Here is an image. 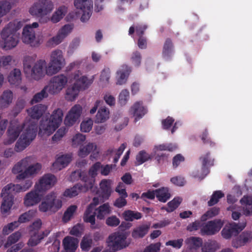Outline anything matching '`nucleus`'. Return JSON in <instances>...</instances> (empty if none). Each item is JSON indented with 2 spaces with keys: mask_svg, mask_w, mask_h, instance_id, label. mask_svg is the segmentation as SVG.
Returning a JSON list of instances; mask_svg holds the SVG:
<instances>
[{
  "mask_svg": "<svg viewBox=\"0 0 252 252\" xmlns=\"http://www.w3.org/2000/svg\"><path fill=\"white\" fill-rule=\"evenodd\" d=\"M19 226V222L15 221L5 225L2 229V233L8 235Z\"/></svg>",
  "mask_w": 252,
  "mask_h": 252,
  "instance_id": "59",
  "label": "nucleus"
},
{
  "mask_svg": "<svg viewBox=\"0 0 252 252\" xmlns=\"http://www.w3.org/2000/svg\"><path fill=\"white\" fill-rule=\"evenodd\" d=\"M39 27L37 22H34L31 25H27L23 30L22 39L23 42L32 46H37L40 44L39 39L35 37L34 28Z\"/></svg>",
  "mask_w": 252,
  "mask_h": 252,
  "instance_id": "11",
  "label": "nucleus"
},
{
  "mask_svg": "<svg viewBox=\"0 0 252 252\" xmlns=\"http://www.w3.org/2000/svg\"><path fill=\"white\" fill-rule=\"evenodd\" d=\"M201 158L202 159L203 171L204 175L200 176L198 175V177L202 179L209 173V170L208 168H206V166L208 165H213V160H212L211 158L209 157V154H206Z\"/></svg>",
  "mask_w": 252,
  "mask_h": 252,
  "instance_id": "50",
  "label": "nucleus"
},
{
  "mask_svg": "<svg viewBox=\"0 0 252 252\" xmlns=\"http://www.w3.org/2000/svg\"><path fill=\"white\" fill-rule=\"evenodd\" d=\"M86 139V135L80 133H77L72 137L71 139V144L73 147H77L82 145Z\"/></svg>",
  "mask_w": 252,
  "mask_h": 252,
  "instance_id": "48",
  "label": "nucleus"
},
{
  "mask_svg": "<svg viewBox=\"0 0 252 252\" xmlns=\"http://www.w3.org/2000/svg\"><path fill=\"white\" fill-rule=\"evenodd\" d=\"M94 210L91 207H88L84 213L83 218L84 221L89 222L92 225H94L95 222V216H96L94 212Z\"/></svg>",
  "mask_w": 252,
  "mask_h": 252,
  "instance_id": "44",
  "label": "nucleus"
},
{
  "mask_svg": "<svg viewBox=\"0 0 252 252\" xmlns=\"http://www.w3.org/2000/svg\"><path fill=\"white\" fill-rule=\"evenodd\" d=\"M47 110L45 105L39 104L27 110V112L31 117L38 119Z\"/></svg>",
  "mask_w": 252,
  "mask_h": 252,
  "instance_id": "31",
  "label": "nucleus"
},
{
  "mask_svg": "<svg viewBox=\"0 0 252 252\" xmlns=\"http://www.w3.org/2000/svg\"><path fill=\"white\" fill-rule=\"evenodd\" d=\"M42 166L39 163L33 162L28 166L23 172L18 175L16 179L18 180H23L29 177H33L40 171Z\"/></svg>",
  "mask_w": 252,
  "mask_h": 252,
  "instance_id": "19",
  "label": "nucleus"
},
{
  "mask_svg": "<svg viewBox=\"0 0 252 252\" xmlns=\"http://www.w3.org/2000/svg\"><path fill=\"white\" fill-rule=\"evenodd\" d=\"M58 128V127L51 123L47 118L42 119L39 125V134L42 136H49Z\"/></svg>",
  "mask_w": 252,
  "mask_h": 252,
  "instance_id": "20",
  "label": "nucleus"
},
{
  "mask_svg": "<svg viewBox=\"0 0 252 252\" xmlns=\"http://www.w3.org/2000/svg\"><path fill=\"white\" fill-rule=\"evenodd\" d=\"M101 163L99 162H96L94 163L92 166L90 167L89 170V175L91 177V178L88 177H83L82 180L85 182V180H87L88 181L93 179L95 181L94 178L97 175L98 172H100V170L101 168Z\"/></svg>",
  "mask_w": 252,
  "mask_h": 252,
  "instance_id": "40",
  "label": "nucleus"
},
{
  "mask_svg": "<svg viewBox=\"0 0 252 252\" xmlns=\"http://www.w3.org/2000/svg\"><path fill=\"white\" fill-rule=\"evenodd\" d=\"M34 160V158L32 157H27L18 162L13 167L12 172L14 174H20L23 172L26 167Z\"/></svg>",
  "mask_w": 252,
  "mask_h": 252,
  "instance_id": "22",
  "label": "nucleus"
},
{
  "mask_svg": "<svg viewBox=\"0 0 252 252\" xmlns=\"http://www.w3.org/2000/svg\"><path fill=\"white\" fill-rule=\"evenodd\" d=\"M124 219L127 221H132L134 220H138L141 218L140 213L135 212L130 210L126 211L123 214Z\"/></svg>",
  "mask_w": 252,
  "mask_h": 252,
  "instance_id": "54",
  "label": "nucleus"
},
{
  "mask_svg": "<svg viewBox=\"0 0 252 252\" xmlns=\"http://www.w3.org/2000/svg\"><path fill=\"white\" fill-rule=\"evenodd\" d=\"M94 76L84 75L80 70H77L71 74L70 81L73 83L68 87L65 91L64 97L69 101L75 100L81 90L87 89L93 83Z\"/></svg>",
  "mask_w": 252,
  "mask_h": 252,
  "instance_id": "2",
  "label": "nucleus"
},
{
  "mask_svg": "<svg viewBox=\"0 0 252 252\" xmlns=\"http://www.w3.org/2000/svg\"><path fill=\"white\" fill-rule=\"evenodd\" d=\"M77 207L76 205H71L64 212L63 220L64 222H67L70 220L76 213Z\"/></svg>",
  "mask_w": 252,
  "mask_h": 252,
  "instance_id": "53",
  "label": "nucleus"
},
{
  "mask_svg": "<svg viewBox=\"0 0 252 252\" xmlns=\"http://www.w3.org/2000/svg\"><path fill=\"white\" fill-rule=\"evenodd\" d=\"M220 248V244L216 241H208L202 247L203 252H215Z\"/></svg>",
  "mask_w": 252,
  "mask_h": 252,
  "instance_id": "41",
  "label": "nucleus"
},
{
  "mask_svg": "<svg viewBox=\"0 0 252 252\" xmlns=\"http://www.w3.org/2000/svg\"><path fill=\"white\" fill-rule=\"evenodd\" d=\"M130 113L134 117L136 121L142 118L147 113L146 109L140 102H135L130 109Z\"/></svg>",
  "mask_w": 252,
  "mask_h": 252,
  "instance_id": "27",
  "label": "nucleus"
},
{
  "mask_svg": "<svg viewBox=\"0 0 252 252\" xmlns=\"http://www.w3.org/2000/svg\"><path fill=\"white\" fill-rule=\"evenodd\" d=\"M113 181L109 179H103L99 183V188L103 200L108 198L112 192Z\"/></svg>",
  "mask_w": 252,
  "mask_h": 252,
  "instance_id": "29",
  "label": "nucleus"
},
{
  "mask_svg": "<svg viewBox=\"0 0 252 252\" xmlns=\"http://www.w3.org/2000/svg\"><path fill=\"white\" fill-rule=\"evenodd\" d=\"M52 1L48 0H39L34 2L29 9V12L33 16L43 18L49 14L54 9Z\"/></svg>",
  "mask_w": 252,
  "mask_h": 252,
  "instance_id": "7",
  "label": "nucleus"
},
{
  "mask_svg": "<svg viewBox=\"0 0 252 252\" xmlns=\"http://www.w3.org/2000/svg\"><path fill=\"white\" fill-rule=\"evenodd\" d=\"M93 244L92 236L90 234H86L83 237L81 243L80 247L82 251L88 252L91 249Z\"/></svg>",
  "mask_w": 252,
  "mask_h": 252,
  "instance_id": "42",
  "label": "nucleus"
},
{
  "mask_svg": "<svg viewBox=\"0 0 252 252\" xmlns=\"http://www.w3.org/2000/svg\"><path fill=\"white\" fill-rule=\"evenodd\" d=\"M68 80V77L63 74H59L52 78L47 85L49 94L53 95L59 94L66 87Z\"/></svg>",
  "mask_w": 252,
  "mask_h": 252,
  "instance_id": "9",
  "label": "nucleus"
},
{
  "mask_svg": "<svg viewBox=\"0 0 252 252\" xmlns=\"http://www.w3.org/2000/svg\"><path fill=\"white\" fill-rule=\"evenodd\" d=\"M153 157V155H151L145 151H141L138 153L136 157V165H140L144 162L151 159Z\"/></svg>",
  "mask_w": 252,
  "mask_h": 252,
  "instance_id": "46",
  "label": "nucleus"
},
{
  "mask_svg": "<svg viewBox=\"0 0 252 252\" xmlns=\"http://www.w3.org/2000/svg\"><path fill=\"white\" fill-rule=\"evenodd\" d=\"M177 148V146L176 144H169L168 145H159L155 147L153 151L155 155H157L159 151L165 150L173 151Z\"/></svg>",
  "mask_w": 252,
  "mask_h": 252,
  "instance_id": "55",
  "label": "nucleus"
},
{
  "mask_svg": "<svg viewBox=\"0 0 252 252\" xmlns=\"http://www.w3.org/2000/svg\"><path fill=\"white\" fill-rule=\"evenodd\" d=\"M72 155L66 154L58 157L53 163L52 170L54 171H59L64 168L72 160Z\"/></svg>",
  "mask_w": 252,
  "mask_h": 252,
  "instance_id": "21",
  "label": "nucleus"
},
{
  "mask_svg": "<svg viewBox=\"0 0 252 252\" xmlns=\"http://www.w3.org/2000/svg\"><path fill=\"white\" fill-rule=\"evenodd\" d=\"M43 238L41 235L36 232H33V235L32 234L28 242V245L30 247H34L36 246L40 242Z\"/></svg>",
  "mask_w": 252,
  "mask_h": 252,
  "instance_id": "56",
  "label": "nucleus"
},
{
  "mask_svg": "<svg viewBox=\"0 0 252 252\" xmlns=\"http://www.w3.org/2000/svg\"><path fill=\"white\" fill-rule=\"evenodd\" d=\"M246 215L252 214V196H244L240 200Z\"/></svg>",
  "mask_w": 252,
  "mask_h": 252,
  "instance_id": "37",
  "label": "nucleus"
},
{
  "mask_svg": "<svg viewBox=\"0 0 252 252\" xmlns=\"http://www.w3.org/2000/svg\"><path fill=\"white\" fill-rule=\"evenodd\" d=\"M110 70L109 68L104 69L100 76V82L102 85L108 83L110 77Z\"/></svg>",
  "mask_w": 252,
  "mask_h": 252,
  "instance_id": "63",
  "label": "nucleus"
},
{
  "mask_svg": "<svg viewBox=\"0 0 252 252\" xmlns=\"http://www.w3.org/2000/svg\"><path fill=\"white\" fill-rule=\"evenodd\" d=\"M129 99V92L126 90H122L119 95L118 102L121 106L126 104Z\"/></svg>",
  "mask_w": 252,
  "mask_h": 252,
  "instance_id": "61",
  "label": "nucleus"
},
{
  "mask_svg": "<svg viewBox=\"0 0 252 252\" xmlns=\"http://www.w3.org/2000/svg\"><path fill=\"white\" fill-rule=\"evenodd\" d=\"M20 184L9 183L1 189L0 196L14 197L12 193L20 192Z\"/></svg>",
  "mask_w": 252,
  "mask_h": 252,
  "instance_id": "33",
  "label": "nucleus"
},
{
  "mask_svg": "<svg viewBox=\"0 0 252 252\" xmlns=\"http://www.w3.org/2000/svg\"><path fill=\"white\" fill-rule=\"evenodd\" d=\"M93 124L94 121L91 118H86L80 124L81 131L83 132H90L92 129Z\"/></svg>",
  "mask_w": 252,
  "mask_h": 252,
  "instance_id": "52",
  "label": "nucleus"
},
{
  "mask_svg": "<svg viewBox=\"0 0 252 252\" xmlns=\"http://www.w3.org/2000/svg\"><path fill=\"white\" fill-rule=\"evenodd\" d=\"M187 249L190 251H196L202 246V240L197 237L191 236L187 238L185 242Z\"/></svg>",
  "mask_w": 252,
  "mask_h": 252,
  "instance_id": "32",
  "label": "nucleus"
},
{
  "mask_svg": "<svg viewBox=\"0 0 252 252\" xmlns=\"http://www.w3.org/2000/svg\"><path fill=\"white\" fill-rule=\"evenodd\" d=\"M23 65L26 77L31 81H38L46 74V62L44 60H39L35 62L32 57H26L24 59Z\"/></svg>",
  "mask_w": 252,
  "mask_h": 252,
  "instance_id": "4",
  "label": "nucleus"
},
{
  "mask_svg": "<svg viewBox=\"0 0 252 252\" xmlns=\"http://www.w3.org/2000/svg\"><path fill=\"white\" fill-rule=\"evenodd\" d=\"M38 206V210L42 213L54 214L59 210L63 206V201L58 198L56 192L52 191L42 198Z\"/></svg>",
  "mask_w": 252,
  "mask_h": 252,
  "instance_id": "5",
  "label": "nucleus"
},
{
  "mask_svg": "<svg viewBox=\"0 0 252 252\" xmlns=\"http://www.w3.org/2000/svg\"><path fill=\"white\" fill-rule=\"evenodd\" d=\"M156 196L158 200L162 202H165L170 197L168 189L166 188H162L155 190Z\"/></svg>",
  "mask_w": 252,
  "mask_h": 252,
  "instance_id": "39",
  "label": "nucleus"
},
{
  "mask_svg": "<svg viewBox=\"0 0 252 252\" xmlns=\"http://www.w3.org/2000/svg\"><path fill=\"white\" fill-rule=\"evenodd\" d=\"M127 234L125 233H114L111 235L107 240L108 247L113 251H116L128 246L129 241L126 240Z\"/></svg>",
  "mask_w": 252,
  "mask_h": 252,
  "instance_id": "10",
  "label": "nucleus"
},
{
  "mask_svg": "<svg viewBox=\"0 0 252 252\" xmlns=\"http://www.w3.org/2000/svg\"><path fill=\"white\" fill-rule=\"evenodd\" d=\"M100 148L94 142H88L84 145H81L79 146L77 155L79 157L85 158L90 154L91 159L97 158L99 155Z\"/></svg>",
  "mask_w": 252,
  "mask_h": 252,
  "instance_id": "13",
  "label": "nucleus"
},
{
  "mask_svg": "<svg viewBox=\"0 0 252 252\" xmlns=\"http://www.w3.org/2000/svg\"><path fill=\"white\" fill-rule=\"evenodd\" d=\"M56 182L57 179L54 175L46 174L37 180L34 187L43 195L44 192L51 189Z\"/></svg>",
  "mask_w": 252,
  "mask_h": 252,
  "instance_id": "15",
  "label": "nucleus"
},
{
  "mask_svg": "<svg viewBox=\"0 0 252 252\" xmlns=\"http://www.w3.org/2000/svg\"><path fill=\"white\" fill-rule=\"evenodd\" d=\"M49 62L46 68L48 75H53L60 72L66 64L65 59L62 50L55 49L49 55Z\"/></svg>",
  "mask_w": 252,
  "mask_h": 252,
  "instance_id": "6",
  "label": "nucleus"
},
{
  "mask_svg": "<svg viewBox=\"0 0 252 252\" xmlns=\"http://www.w3.org/2000/svg\"><path fill=\"white\" fill-rule=\"evenodd\" d=\"M83 112V108L80 104H75L67 112L64 124L66 126L70 127L80 121Z\"/></svg>",
  "mask_w": 252,
  "mask_h": 252,
  "instance_id": "12",
  "label": "nucleus"
},
{
  "mask_svg": "<svg viewBox=\"0 0 252 252\" xmlns=\"http://www.w3.org/2000/svg\"><path fill=\"white\" fill-rule=\"evenodd\" d=\"M109 110L103 106L100 108L95 116V122L96 123H102L106 122L109 118Z\"/></svg>",
  "mask_w": 252,
  "mask_h": 252,
  "instance_id": "35",
  "label": "nucleus"
},
{
  "mask_svg": "<svg viewBox=\"0 0 252 252\" xmlns=\"http://www.w3.org/2000/svg\"><path fill=\"white\" fill-rule=\"evenodd\" d=\"M112 209L108 203H104L95 209L94 214L98 220H104L112 213Z\"/></svg>",
  "mask_w": 252,
  "mask_h": 252,
  "instance_id": "30",
  "label": "nucleus"
},
{
  "mask_svg": "<svg viewBox=\"0 0 252 252\" xmlns=\"http://www.w3.org/2000/svg\"><path fill=\"white\" fill-rule=\"evenodd\" d=\"M72 29L71 25H65L59 31L58 34L63 40L71 32Z\"/></svg>",
  "mask_w": 252,
  "mask_h": 252,
  "instance_id": "60",
  "label": "nucleus"
},
{
  "mask_svg": "<svg viewBox=\"0 0 252 252\" xmlns=\"http://www.w3.org/2000/svg\"><path fill=\"white\" fill-rule=\"evenodd\" d=\"M252 239V232L251 231H245L243 232L239 236V244L233 243L234 247L238 248L241 245H244L247 243L251 241Z\"/></svg>",
  "mask_w": 252,
  "mask_h": 252,
  "instance_id": "43",
  "label": "nucleus"
},
{
  "mask_svg": "<svg viewBox=\"0 0 252 252\" xmlns=\"http://www.w3.org/2000/svg\"><path fill=\"white\" fill-rule=\"evenodd\" d=\"M23 26V22L16 20L6 25L0 32V47L4 50H10L15 48L18 43V35L16 32Z\"/></svg>",
  "mask_w": 252,
  "mask_h": 252,
  "instance_id": "3",
  "label": "nucleus"
},
{
  "mask_svg": "<svg viewBox=\"0 0 252 252\" xmlns=\"http://www.w3.org/2000/svg\"><path fill=\"white\" fill-rule=\"evenodd\" d=\"M43 194L35 188L27 192L23 198V204L25 206L29 207L37 205L43 198Z\"/></svg>",
  "mask_w": 252,
  "mask_h": 252,
  "instance_id": "17",
  "label": "nucleus"
},
{
  "mask_svg": "<svg viewBox=\"0 0 252 252\" xmlns=\"http://www.w3.org/2000/svg\"><path fill=\"white\" fill-rule=\"evenodd\" d=\"M8 81L11 85L17 86L21 82V73L19 69H14L8 76Z\"/></svg>",
  "mask_w": 252,
  "mask_h": 252,
  "instance_id": "36",
  "label": "nucleus"
},
{
  "mask_svg": "<svg viewBox=\"0 0 252 252\" xmlns=\"http://www.w3.org/2000/svg\"><path fill=\"white\" fill-rule=\"evenodd\" d=\"M48 87L47 86L44 87V88L39 93L35 94L31 102L32 104L34 103L38 102L41 101L43 98L47 97L48 96Z\"/></svg>",
  "mask_w": 252,
  "mask_h": 252,
  "instance_id": "49",
  "label": "nucleus"
},
{
  "mask_svg": "<svg viewBox=\"0 0 252 252\" xmlns=\"http://www.w3.org/2000/svg\"><path fill=\"white\" fill-rule=\"evenodd\" d=\"M84 230L83 225L78 223L69 229V234L75 236H80L83 233Z\"/></svg>",
  "mask_w": 252,
  "mask_h": 252,
  "instance_id": "57",
  "label": "nucleus"
},
{
  "mask_svg": "<svg viewBox=\"0 0 252 252\" xmlns=\"http://www.w3.org/2000/svg\"><path fill=\"white\" fill-rule=\"evenodd\" d=\"M130 72V70L127 65H122L116 73V84L122 85L125 84Z\"/></svg>",
  "mask_w": 252,
  "mask_h": 252,
  "instance_id": "25",
  "label": "nucleus"
},
{
  "mask_svg": "<svg viewBox=\"0 0 252 252\" xmlns=\"http://www.w3.org/2000/svg\"><path fill=\"white\" fill-rule=\"evenodd\" d=\"M14 2H10L6 0L0 1V11L3 16L10 12L12 8L14 6Z\"/></svg>",
  "mask_w": 252,
  "mask_h": 252,
  "instance_id": "47",
  "label": "nucleus"
},
{
  "mask_svg": "<svg viewBox=\"0 0 252 252\" xmlns=\"http://www.w3.org/2000/svg\"><path fill=\"white\" fill-rule=\"evenodd\" d=\"M224 222L220 220L210 221L205 224L201 228L202 235H213L219 232L222 227Z\"/></svg>",
  "mask_w": 252,
  "mask_h": 252,
  "instance_id": "18",
  "label": "nucleus"
},
{
  "mask_svg": "<svg viewBox=\"0 0 252 252\" xmlns=\"http://www.w3.org/2000/svg\"><path fill=\"white\" fill-rule=\"evenodd\" d=\"M78 239L67 236L63 240L64 252H75L78 246Z\"/></svg>",
  "mask_w": 252,
  "mask_h": 252,
  "instance_id": "26",
  "label": "nucleus"
},
{
  "mask_svg": "<svg viewBox=\"0 0 252 252\" xmlns=\"http://www.w3.org/2000/svg\"><path fill=\"white\" fill-rule=\"evenodd\" d=\"M223 196L224 194L221 191L218 190L214 192L210 200L208 202L209 206L215 205L219 201V199Z\"/></svg>",
  "mask_w": 252,
  "mask_h": 252,
  "instance_id": "62",
  "label": "nucleus"
},
{
  "mask_svg": "<svg viewBox=\"0 0 252 252\" xmlns=\"http://www.w3.org/2000/svg\"><path fill=\"white\" fill-rule=\"evenodd\" d=\"M35 136L36 127L32 122L21 123L13 122L8 127L6 138L3 143L6 145H10L19 137L15 145V150L17 152H20L30 144Z\"/></svg>",
  "mask_w": 252,
  "mask_h": 252,
  "instance_id": "1",
  "label": "nucleus"
},
{
  "mask_svg": "<svg viewBox=\"0 0 252 252\" xmlns=\"http://www.w3.org/2000/svg\"><path fill=\"white\" fill-rule=\"evenodd\" d=\"M246 224L247 222L245 221L239 223L231 222L226 224L221 232V235L223 238L229 239L233 236L238 235L245 228Z\"/></svg>",
  "mask_w": 252,
  "mask_h": 252,
  "instance_id": "16",
  "label": "nucleus"
},
{
  "mask_svg": "<svg viewBox=\"0 0 252 252\" xmlns=\"http://www.w3.org/2000/svg\"><path fill=\"white\" fill-rule=\"evenodd\" d=\"M74 5L76 11L72 18L81 15V20L85 22L90 18L93 6L92 0H74Z\"/></svg>",
  "mask_w": 252,
  "mask_h": 252,
  "instance_id": "8",
  "label": "nucleus"
},
{
  "mask_svg": "<svg viewBox=\"0 0 252 252\" xmlns=\"http://www.w3.org/2000/svg\"><path fill=\"white\" fill-rule=\"evenodd\" d=\"M2 201L0 205V212L2 214L7 215L9 214L14 201V197L1 196Z\"/></svg>",
  "mask_w": 252,
  "mask_h": 252,
  "instance_id": "34",
  "label": "nucleus"
},
{
  "mask_svg": "<svg viewBox=\"0 0 252 252\" xmlns=\"http://www.w3.org/2000/svg\"><path fill=\"white\" fill-rule=\"evenodd\" d=\"M36 212V210L32 209L23 213L20 216L17 222H19L20 225L21 223H25L31 220L35 216Z\"/></svg>",
  "mask_w": 252,
  "mask_h": 252,
  "instance_id": "45",
  "label": "nucleus"
},
{
  "mask_svg": "<svg viewBox=\"0 0 252 252\" xmlns=\"http://www.w3.org/2000/svg\"><path fill=\"white\" fill-rule=\"evenodd\" d=\"M94 185V180L91 179L89 181L85 180L84 184H76L72 188L66 189L63 192L64 197L72 198L77 196L80 192H85L89 189H92Z\"/></svg>",
  "mask_w": 252,
  "mask_h": 252,
  "instance_id": "14",
  "label": "nucleus"
},
{
  "mask_svg": "<svg viewBox=\"0 0 252 252\" xmlns=\"http://www.w3.org/2000/svg\"><path fill=\"white\" fill-rule=\"evenodd\" d=\"M182 201V199L180 197H177L174 198L172 200L168 202V207L166 211L168 212H171L176 209L180 204Z\"/></svg>",
  "mask_w": 252,
  "mask_h": 252,
  "instance_id": "58",
  "label": "nucleus"
},
{
  "mask_svg": "<svg viewBox=\"0 0 252 252\" xmlns=\"http://www.w3.org/2000/svg\"><path fill=\"white\" fill-rule=\"evenodd\" d=\"M63 41V40L57 34L56 36H53L47 41L46 45L48 47L52 48L59 45Z\"/></svg>",
  "mask_w": 252,
  "mask_h": 252,
  "instance_id": "64",
  "label": "nucleus"
},
{
  "mask_svg": "<svg viewBox=\"0 0 252 252\" xmlns=\"http://www.w3.org/2000/svg\"><path fill=\"white\" fill-rule=\"evenodd\" d=\"M149 228L147 224L138 226L133 230L132 236L134 238H142L148 233Z\"/></svg>",
  "mask_w": 252,
  "mask_h": 252,
  "instance_id": "38",
  "label": "nucleus"
},
{
  "mask_svg": "<svg viewBox=\"0 0 252 252\" xmlns=\"http://www.w3.org/2000/svg\"><path fill=\"white\" fill-rule=\"evenodd\" d=\"M64 113L61 108H57L53 110L47 119L57 127H59L63 121Z\"/></svg>",
  "mask_w": 252,
  "mask_h": 252,
  "instance_id": "28",
  "label": "nucleus"
},
{
  "mask_svg": "<svg viewBox=\"0 0 252 252\" xmlns=\"http://www.w3.org/2000/svg\"><path fill=\"white\" fill-rule=\"evenodd\" d=\"M14 99V95L11 91L9 90L4 91L0 95V109L8 107Z\"/></svg>",
  "mask_w": 252,
  "mask_h": 252,
  "instance_id": "24",
  "label": "nucleus"
},
{
  "mask_svg": "<svg viewBox=\"0 0 252 252\" xmlns=\"http://www.w3.org/2000/svg\"><path fill=\"white\" fill-rule=\"evenodd\" d=\"M67 12L68 7L65 5H61L56 9L48 20L54 24L57 23L63 18Z\"/></svg>",
  "mask_w": 252,
  "mask_h": 252,
  "instance_id": "23",
  "label": "nucleus"
},
{
  "mask_svg": "<svg viewBox=\"0 0 252 252\" xmlns=\"http://www.w3.org/2000/svg\"><path fill=\"white\" fill-rule=\"evenodd\" d=\"M22 233L19 231L11 234L9 236H8L6 242L4 244V248H7L12 244L16 243L20 239Z\"/></svg>",
  "mask_w": 252,
  "mask_h": 252,
  "instance_id": "51",
  "label": "nucleus"
}]
</instances>
